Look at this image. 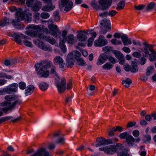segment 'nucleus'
I'll return each instance as SVG.
<instances>
[{
    "label": "nucleus",
    "instance_id": "obj_1",
    "mask_svg": "<svg viewBox=\"0 0 156 156\" xmlns=\"http://www.w3.org/2000/svg\"><path fill=\"white\" fill-rule=\"evenodd\" d=\"M26 29L32 30L26 31L25 32V34L34 37H38L40 38H43L52 44H53L55 43V40L52 37L48 35H45L43 34H41L40 33L42 30L45 34H47L48 33V29L45 26L42 25L31 24L28 25L26 28Z\"/></svg>",
    "mask_w": 156,
    "mask_h": 156
},
{
    "label": "nucleus",
    "instance_id": "obj_2",
    "mask_svg": "<svg viewBox=\"0 0 156 156\" xmlns=\"http://www.w3.org/2000/svg\"><path fill=\"white\" fill-rule=\"evenodd\" d=\"M143 44L144 47L141 49L144 53L143 55L145 57L149 55V59L150 61H153L156 59V52L153 49V45L149 44L146 42H144Z\"/></svg>",
    "mask_w": 156,
    "mask_h": 156
},
{
    "label": "nucleus",
    "instance_id": "obj_3",
    "mask_svg": "<svg viewBox=\"0 0 156 156\" xmlns=\"http://www.w3.org/2000/svg\"><path fill=\"white\" fill-rule=\"evenodd\" d=\"M48 22L49 24L48 27L50 30L51 34L55 37L60 38L61 33L58 29L57 26L53 24V21L52 20H49Z\"/></svg>",
    "mask_w": 156,
    "mask_h": 156
},
{
    "label": "nucleus",
    "instance_id": "obj_4",
    "mask_svg": "<svg viewBox=\"0 0 156 156\" xmlns=\"http://www.w3.org/2000/svg\"><path fill=\"white\" fill-rule=\"evenodd\" d=\"M93 30L91 29L90 30H87L86 31H80L79 32L77 35V38L79 41H84L87 39V37L86 36V34L88 35L91 34L92 37H95L96 35V33L95 32L92 33Z\"/></svg>",
    "mask_w": 156,
    "mask_h": 156
},
{
    "label": "nucleus",
    "instance_id": "obj_5",
    "mask_svg": "<svg viewBox=\"0 0 156 156\" xmlns=\"http://www.w3.org/2000/svg\"><path fill=\"white\" fill-rule=\"evenodd\" d=\"M59 78L58 80H55V83L59 92L61 93L64 92L66 89V81L64 77L60 79L59 76Z\"/></svg>",
    "mask_w": 156,
    "mask_h": 156
},
{
    "label": "nucleus",
    "instance_id": "obj_6",
    "mask_svg": "<svg viewBox=\"0 0 156 156\" xmlns=\"http://www.w3.org/2000/svg\"><path fill=\"white\" fill-rule=\"evenodd\" d=\"M15 19L17 20H25L27 23H30L31 21V16H30L28 15H25L21 10L17 11L16 12L15 16Z\"/></svg>",
    "mask_w": 156,
    "mask_h": 156
},
{
    "label": "nucleus",
    "instance_id": "obj_7",
    "mask_svg": "<svg viewBox=\"0 0 156 156\" xmlns=\"http://www.w3.org/2000/svg\"><path fill=\"white\" fill-rule=\"evenodd\" d=\"M53 138H57L55 143L60 145H62L65 143V139L64 137L62 136V134L60 131L58 130L53 133L52 134Z\"/></svg>",
    "mask_w": 156,
    "mask_h": 156
},
{
    "label": "nucleus",
    "instance_id": "obj_8",
    "mask_svg": "<svg viewBox=\"0 0 156 156\" xmlns=\"http://www.w3.org/2000/svg\"><path fill=\"white\" fill-rule=\"evenodd\" d=\"M113 37L114 38H119L121 37L123 43L125 46L131 44H132L130 39H129L126 34H123L121 36L120 33H116L114 34Z\"/></svg>",
    "mask_w": 156,
    "mask_h": 156
},
{
    "label": "nucleus",
    "instance_id": "obj_9",
    "mask_svg": "<svg viewBox=\"0 0 156 156\" xmlns=\"http://www.w3.org/2000/svg\"><path fill=\"white\" fill-rule=\"evenodd\" d=\"M73 5V3L69 0H61L59 7L60 8L64 7V10L67 12L72 9Z\"/></svg>",
    "mask_w": 156,
    "mask_h": 156
},
{
    "label": "nucleus",
    "instance_id": "obj_10",
    "mask_svg": "<svg viewBox=\"0 0 156 156\" xmlns=\"http://www.w3.org/2000/svg\"><path fill=\"white\" fill-rule=\"evenodd\" d=\"M18 85L16 83L12 84L3 88L4 93L10 94L13 92H16L18 88Z\"/></svg>",
    "mask_w": 156,
    "mask_h": 156
},
{
    "label": "nucleus",
    "instance_id": "obj_11",
    "mask_svg": "<svg viewBox=\"0 0 156 156\" xmlns=\"http://www.w3.org/2000/svg\"><path fill=\"white\" fill-rule=\"evenodd\" d=\"M96 141L98 142L95 145V146L97 147L108 144H112L114 142L112 139H106L101 137L97 138Z\"/></svg>",
    "mask_w": 156,
    "mask_h": 156
},
{
    "label": "nucleus",
    "instance_id": "obj_12",
    "mask_svg": "<svg viewBox=\"0 0 156 156\" xmlns=\"http://www.w3.org/2000/svg\"><path fill=\"white\" fill-rule=\"evenodd\" d=\"M112 2V0H99L100 9L103 10L108 9L111 5Z\"/></svg>",
    "mask_w": 156,
    "mask_h": 156
},
{
    "label": "nucleus",
    "instance_id": "obj_13",
    "mask_svg": "<svg viewBox=\"0 0 156 156\" xmlns=\"http://www.w3.org/2000/svg\"><path fill=\"white\" fill-rule=\"evenodd\" d=\"M37 74L40 76V77L46 78L49 75L50 71L46 69L44 66H41L37 72Z\"/></svg>",
    "mask_w": 156,
    "mask_h": 156
},
{
    "label": "nucleus",
    "instance_id": "obj_14",
    "mask_svg": "<svg viewBox=\"0 0 156 156\" xmlns=\"http://www.w3.org/2000/svg\"><path fill=\"white\" fill-rule=\"evenodd\" d=\"M104 38L103 35H100L98 39L95 41L94 45L96 46H103L106 45L108 42Z\"/></svg>",
    "mask_w": 156,
    "mask_h": 156
},
{
    "label": "nucleus",
    "instance_id": "obj_15",
    "mask_svg": "<svg viewBox=\"0 0 156 156\" xmlns=\"http://www.w3.org/2000/svg\"><path fill=\"white\" fill-rule=\"evenodd\" d=\"M31 156H52L49 152L44 148L38 149L37 151L32 154Z\"/></svg>",
    "mask_w": 156,
    "mask_h": 156
},
{
    "label": "nucleus",
    "instance_id": "obj_16",
    "mask_svg": "<svg viewBox=\"0 0 156 156\" xmlns=\"http://www.w3.org/2000/svg\"><path fill=\"white\" fill-rule=\"evenodd\" d=\"M13 35L14 37V41L19 44H21L22 42V41L20 39L21 38L26 39H28V37L22 34L13 33Z\"/></svg>",
    "mask_w": 156,
    "mask_h": 156
},
{
    "label": "nucleus",
    "instance_id": "obj_17",
    "mask_svg": "<svg viewBox=\"0 0 156 156\" xmlns=\"http://www.w3.org/2000/svg\"><path fill=\"white\" fill-rule=\"evenodd\" d=\"M74 62L73 54L72 53H69L67 57L66 66L69 68H71L74 65Z\"/></svg>",
    "mask_w": 156,
    "mask_h": 156
},
{
    "label": "nucleus",
    "instance_id": "obj_18",
    "mask_svg": "<svg viewBox=\"0 0 156 156\" xmlns=\"http://www.w3.org/2000/svg\"><path fill=\"white\" fill-rule=\"evenodd\" d=\"M54 62L55 65H59L60 68H63L65 64L64 63V60L60 56H57L55 57L54 59Z\"/></svg>",
    "mask_w": 156,
    "mask_h": 156
},
{
    "label": "nucleus",
    "instance_id": "obj_19",
    "mask_svg": "<svg viewBox=\"0 0 156 156\" xmlns=\"http://www.w3.org/2000/svg\"><path fill=\"white\" fill-rule=\"evenodd\" d=\"M21 102L20 100H16L13 102L10 106L8 108H4L2 110L5 113H6L9 110L12 111L17 105H20Z\"/></svg>",
    "mask_w": 156,
    "mask_h": 156
},
{
    "label": "nucleus",
    "instance_id": "obj_20",
    "mask_svg": "<svg viewBox=\"0 0 156 156\" xmlns=\"http://www.w3.org/2000/svg\"><path fill=\"white\" fill-rule=\"evenodd\" d=\"M44 2L47 5L43 6L42 7V10L43 11H50L53 10L55 7V6L52 4L51 0L49 2L47 1Z\"/></svg>",
    "mask_w": 156,
    "mask_h": 156
},
{
    "label": "nucleus",
    "instance_id": "obj_21",
    "mask_svg": "<svg viewBox=\"0 0 156 156\" xmlns=\"http://www.w3.org/2000/svg\"><path fill=\"white\" fill-rule=\"evenodd\" d=\"M108 59V56L105 54H101L99 57L97 62V64L98 66L101 65L105 62Z\"/></svg>",
    "mask_w": 156,
    "mask_h": 156
},
{
    "label": "nucleus",
    "instance_id": "obj_22",
    "mask_svg": "<svg viewBox=\"0 0 156 156\" xmlns=\"http://www.w3.org/2000/svg\"><path fill=\"white\" fill-rule=\"evenodd\" d=\"M16 20L13 19L12 20V25L16 29H22L24 27L23 24L20 22V20L18 21L16 19Z\"/></svg>",
    "mask_w": 156,
    "mask_h": 156
},
{
    "label": "nucleus",
    "instance_id": "obj_23",
    "mask_svg": "<svg viewBox=\"0 0 156 156\" xmlns=\"http://www.w3.org/2000/svg\"><path fill=\"white\" fill-rule=\"evenodd\" d=\"M21 117L20 116L17 118L12 119V117L11 116H7L2 118V121L3 122L7 121L9 120H11V121L12 122H15L20 121L21 119Z\"/></svg>",
    "mask_w": 156,
    "mask_h": 156
},
{
    "label": "nucleus",
    "instance_id": "obj_24",
    "mask_svg": "<svg viewBox=\"0 0 156 156\" xmlns=\"http://www.w3.org/2000/svg\"><path fill=\"white\" fill-rule=\"evenodd\" d=\"M65 40L67 41L68 43L71 44H73L76 41L74 36L73 34L68 35L66 36Z\"/></svg>",
    "mask_w": 156,
    "mask_h": 156
},
{
    "label": "nucleus",
    "instance_id": "obj_25",
    "mask_svg": "<svg viewBox=\"0 0 156 156\" xmlns=\"http://www.w3.org/2000/svg\"><path fill=\"white\" fill-rule=\"evenodd\" d=\"M59 41L60 47L61 49L62 52L65 53L66 51V46L65 44L66 41L64 39H62L61 38H60Z\"/></svg>",
    "mask_w": 156,
    "mask_h": 156
},
{
    "label": "nucleus",
    "instance_id": "obj_26",
    "mask_svg": "<svg viewBox=\"0 0 156 156\" xmlns=\"http://www.w3.org/2000/svg\"><path fill=\"white\" fill-rule=\"evenodd\" d=\"M110 25L109 20L106 19H103L100 23V26H103L107 28H108V29H109L110 30L111 29V27L110 26Z\"/></svg>",
    "mask_w": 156,
    "mask_h": 156
},
{
    "label": "nucleus",
    "instance_id": "obj_27",
    "mask_svg": "<svg viewBox=\"0 0 156 156\" xmlns=\"http://www.w3.org/2000/svg\"><path fill=\"white\" fill-rule=\"evenodd\" d=\"M56 68L53 66L51 67L50 70V74L54 77L55 80H58L59 79V77L60 76L56 72Z\"/></svg>",
    "mask_w": 156,
    "mask_h": 156
},
{
    "label": "nucleus",
    "instance_id": "obj_28",
    "mask_svg": "<svg viewBox=\"0 0 156 156\" xmlns=\"http://www.w3.org/2000/svg\"><path fill=\"white\" fill-rule=\"evenodd\" d=\"M114 145H111L107 147L106 150L105 151V153L108 154H112L115 152V149L113 147Z\"/></svg>",
    "mask_w": 156,
    "mask_h": 156
},
{
    "label": "nucleus",
    "instance_id": "obj_29",
    "mask_svg": "<svg viewBox=\"0 0 156 156\" xmlns=\"http://www.w3.org/2000/svg\"><path fill=\"white\" fill-rule=\"evenodd\" d=\"M126 141L129 146H133L135 139L131 135H129L126 138Z\"/></svg>",
    "mask_w": 156,
    "mask_h": 156
},
{
    "label": "nucleus",
    "instance_id": "obj_30",
    "mask_svg": "<svg viewBox=\"0 0 156 156\" xmlns=\"http://www.w3.org/2000/svg\"><path fill=\"white\" fill-rule=\"evenodd\" d=\"M138 66L136 62H132L130 66V71L133 73H135L138 71Z\"/></svg>",
    "mask_w": 156,
    "mask_h": 156
},
{
    "label": "nucleus",
    "instance_id": "obj_31",
    "mask_svg": "<svg viewBox=\"0 0 156 156\" xmlns=\"http://www.w3.org/2000/svg\"><path fill=\"white\" fill-rule=\"evenodd\" d=\"M34 87L33 85H29L25 90V94L26 96L31 94L34 91Z\"/></svg>",
    "mask_w": 156,
    "mask_h": 156
},
{
    "label": "nucleus",
    "instance_id": "obj_32",
    "mask_svg": "<svg viewBox=\"0 0 156 156\" xmlns=\"http://www.w3.org/2000/svg\"><path fill=\"white\" fill-rule=\"evenodd\" d=\"M48 86V84L44 82H41L39 84V88L41 90L43 91L46 90Z\"/></svg>",
    "mask_w": 156,
    "mask_h": 156
},
{
    "label": "nucleus",
    "instance_id": "obj_33",
    "mask_svg": "<svg viewBox=\"0 0 156 156\" xmlns=\"http://www.w3.org/2000/svg\"><path fill=\"white\" fill-rule=\"evenodd\" d=\"M42 6V3L40 2H34V5L32 7V9L34 11H38Z\"/></svg>",
    "mask_w": 156,
    "mask_h": 156
},
{
    "label": "nucleus",
    "instance_id": "obj_34",
    "mask_svg": "<svg viewBox=\"0 0 156 156\" xmlns=\"http://www.w3.org/2000/svg\"><path fill=\"white\" fill-rule=\"evenodd\" d=\"M18 97L15 95H8L5 96L4 97L5 99L7 101H12L16 100Z\"/></svg>",
    "mask_w": 156,
    "mask_h": 156
},
{
    "label": "nucleus",
    "instance_id": "obj_35",
    "mask_svg": "<svg viewBox=\"0 0 156 156\" xmlns=\"http://www.w3.org/2000/svg\"><path fill=\"white\" fill-rule=\"evenodd\" d=\"M132 81L129 78H127L122 81V84L126 88L129 87L130 85L132 83Z\"/></svg>",
    "mask_w": 156,
    "mask_h": 156
},
{
    "label": "nucleus",
    "instance_id": "obj_36",
    "mask_svg": "<svg viewBox=\"0 0 156 156\" xmlns=\"http://www.w3.org/2000/svg\"><path fill=\"white\" fill-rule=\"evenodd\" d=\"M154 67L153 66H150L148 67L146 71V74L147 76H149L152 74L154 71Z\"/></svg>",
    "mask_w": 156,
    "mask_h": 156
},
{
    "label": "nucleus",
    "instance_id": "obj_37",
    "mask_svg": "<svg viewBox=\"0 0 156 156\" xmlns=\"http://www.w3.org/2000/svg\"><path fill=\"white\" fill-rule=\"evenodd\" d=\"M125 3L124 0L120 1L117 5L116 9L119 11L123 9L125 6Z\"/></svg>",
    "mask_w": 156,
    "mask_h": 156
},
{
    "label": "nucleus",
    "instance_id": "obj_38",
    "mask_svg": "<svg viewBox=\"0 0 156 156\" xmlns=\"http://www.w3.org/2000/svg\"><path fill=\"white\" fill-rule=\"evenodd\" d=\"M113 53L115 55V57L118 59H119L123 57V54L119 51L116 50L112 51Z\"/></svg>",
    "mask_w": 156,
    "mask_h": 156
},
{
    "label": "nucleus",
    "instance_id": "obj_39",
    "mask_svg": "<svg viewBox=\"0 0 156 156\" xmlns=\"http://www.w3.org/2000/svg\"><path fill=\"white\" fill-rule=\"evenodd\" d=\"M113 67V65L109 62H107L102 66V68L104 69L109 70L112 69Z\"/></svg>",
    "mask_w": 156,
    "mask_h": 156
},
{
    "label": "nucleus",
    "instance_id": "obj_40",
    "mask_svg": "<svg viewBox=\"0 0 156 156\" xmlns=\"http://www.w3.org/2000/svg\"><path fill=\"white\" fill-rule=\"evenodd\" d=\"M123 147L122 144L119 143L116 145H114L113 147L115 149V152H118L122 150Z\"/></svg>",
    "mask_w": 156,
    "mask_h": 156
},
{
    "label": "nucleus",
    "instance_id": "obj_41",
    "mask_svg": "<svg viewBox=\"0 0 156 156\" xmlns=\"http://www.w3.org/2000/svg\"><path fill=\"white\" fill-rule=\"evenodd\" d=\"M52 65V64L51 61L45 60L43 64H42L41 66H44L47 69L50 68Z\"/></svg>",
    "mask_w": 156,
    "mask_h": 156
},
{
    "label": "nucleus",
    "instance_id": "obj_42",
    "mask_svg": "<svg viewBox=\"0 0 156 156\" xmlns=\"http://www.w3.org/2000/svg\"><path fill=\"white\" fill-rule=\"evenodd\" d=\"M40 48L42 50L45 51H52V48L48 47L43 43H42V45L40 46Z\"/></svg>",
    "mask_w": 156,
    "mask_h": 156
},
{
    "label": "nucleus",
    "instance_id": "obj_43",
    "mask_svg": "<svg viewBox=\"0 0 156 156\" xmlns=\"http://www.w3.org/2000/svg\"><path fill=\"white\" fill-rule=\"evenodd\" d=\"M112 48L111 47L106 46L104 47L102 49L104 52L108 54L111 51H112L113 50H112Z\"/></svg>",
    "mask_w": 156,
    "mask_h": 156
},
{
    "label": "nucleus",
    "instance_id": "obj_44",
    "mask_svg": "<svg viewBox=\"0 0 156 156\" xmlns=\"http://www.w3.org/2000/svg\"><path fill=\"white\" fill-rule=\"evenodd\" d=\"M77 61V64L81 66H85L87 65V64L84 60L81 58L76 60Z\"/></svg>",
    "mask_w": 156,
    "mask_h": 156
},
{
    "label": "nucleus",
    "instance_id": "obj_45",
    "mask_svg": "<svg viewBox=\"0 0 156 156\" xmlns=\"http://www.w3.org/2000/svg\"><path fill=\"white\" fill-rule=\"evenodd\" d=\"M155 5V3L154 2L150 3L146 8V10L148 11L153 9Z\"/></svg>",
    "mask_w": 156,
    "mask_h": 156
},
{
    "label": "nucleus",
    "instance_id": "obj_46",
    "mask_svg": "<svg viewBox=\"0 0 156 156\" xmlns=\"http://www.w3.org/2000/svg\"><path fill=\"white\" fill-rule=\"evenodd\" d=\"M151 139V136L148 135H147L144 137L143 142L145 144L149 143Z\"/></svg>",
    "mask_w": 156,
    "mask_h": 156
},
{
    "label": "nucleus",
    "instance_id": "obj_47",
    "mask_svg": "<svg viewBox=\"0 0 156 156\" xmlns=\"http://www.w3.org/2000/svg\"><path fill=\"white\" fill-rule=\"evenodd\" d=\"M35 0H26V4L28 7H31L32 8L34 5V1Z\"/></svg>",
    "mask_w": 156,
    "mask_h": 156
},
{
    "label": "nucleus",
    "instance_id": "obj_48",
    "mask_svg": "<svg viewBox=\"0 0 156 156\" xmlns=\"http://www.w3.org/2000/svg\"><path fill=\"white\" fill-rule=\"evenodd\" d=\"M111 42L113 44L117 45L119 44H121L122 43L120 41L118 40L115 38H114L111 40Z\"/></svg>",
    "mask_w": 156,
    "mask_h": 156
},
{
    "label": "nucleus",
    "instance_id": "obj_49",
    "mask_svg": "<svg viewBox=\"0 0 156 156\" xmlns=\"http://www.w3.org/2000/svg\"><path fill=\"white\" fill-rule=\"evenodd\" d=\"M108 59L112 65L115 64L117 62L116 59L111 56H108Z\"/></svg>",
    "mask_w": 156,
    "mask_h": 156
},
{
    "label": "nucleus",
    "instance_id": "obj_50",
    "mask_svg": "<svg viewBox=\"0 0 156 156\" xmlns=\"http://www.w3.org/2000/svg\"><path fill=\"white\" fill-rule=\"evenodd\" d=\"M54 15L55 17V21L58 22L60 20V17L59 16V12L58 11H56L54 13Z\"/></svg>",
    "mask_w": 156,
    "mask_h": 156
},
{
    "label": "nucleus",
    "instance_id": "obj_51",
    "mask_svg": "<svg viewBox=\"0 0 156 156\" xmlns=\"http://www.w3.org/2000/svg\"><path fill=\"white\" fill-rule=\"evenodd\" d=\"M24 39V40L23 41V42L24 44L27 46L32 47V43L30 42L27 40L29 39V37H28V39Z\"/></svg>",
    "mask_w": 156,
    "mask_h": 156
},
{
    "label": "nucleus",
    "instance_id": "obj_52",
    "mask_svg": "<svg viewBox=\"0 0 156 156\" xmlns=\"http://www.w3.org/2000/svg\"><path fill=\"white\" fill-rule=\"evenodd\" d=\"M100 27L101 28V30L100 31V34H105L107 32V29L108 28H107L103 26H100Z\"/></svg>",
    "mask_w": 156,
    "mask_h": 156
},
{
    "label": "nucleus",
    "instance_id": "obj_53",
    "mask_svg": "<svg viewBox=\"0 0 156 156\" xmlns=\"http://www.w3.org/2000/svg\"><path fill=\"white\" fill-rule=\"evenodd\" d=\"M132 55L134 57L140 58L141 56L142 55L140 51L139 50V51H136L133 52Z\"/></svg>",
    "mask_w": 156,
    "mask_h": 156
},
{
    "label": "nucleus",
    "instance_id": "obj_54",
    "mask_svg": "<svg viewBox=\"0 0 156 156\" xmlns=\"http://www.w3.org/2000/svg\"><path fill=\"white\" fill-rule=\"evenodd\" d=\"M40 16L42 19H48L50 15L47 12H43L41 13Z\"/></svg>",
    "mask_w": 156,
    "mask_h": 156
},
{
    "label": "nucleus",
    "instance_id": "obj_55",
    "mask_svg": "<svg viewBox=\"0 0 156 156\" xmlns=\"http://www.w3.org/2000/svg\"><path fill=\"white\" fill-rule=\"evenodd\" d=\"M129 135V134L128 133L125 132L120 134L119 135V137L122 139H126Z\"/></svg>",
    "mask_w": 156,
    "mask_h": 156
},
{
    "label": "nucleus",
    "instance_id": "obj_56",
    "mask_svg": "<svg viewBox=\"0 0 156 156\" xmlns=\"http://www.w3.org/2000/svg\"><path fill=\"white\" fill-rule=\"evenodd\" d=\"M147 57H145L143 56L140 59L139 62L140 64L142 65H144L146 62L147 59L145 58Z\"/></svg>",
    "mask_w": 156,
    "mask_h": 156
},
{
    "label": "nucleus",
    "instance_id": "obj_57",
    "mask_svg": "<svg viewBox=\"0 0 156 156\" xmlns=\"http://www.w3.org/2000/svg\"><path fill=\"white\" fill-rule=\"evenodd\" d=\"M145 7V5H140L137 6L135 5L134 8L136 10H142Z\"/></svg>",
    "mask_w": 156,
    "mask_h": 156
},
{
    "label": "nucleus",
    "instance_id": "obj_58",
    "mask_svg": "<svg viewBox=\"0 0 156 156\" xmlns=\"http://www.w3.org/2000/svg\"><path fill=\"white\" fill-rule=\"evenodd\" d=\"M108 12V15L111 17L114 16L118 13L117 12L114 10L109 11Z\"/></svg>",
    "mask_w": 156,
    "mask_h": 156
},
{
    "label": "nucleus",
    "instance_id": "obj_59",
    "mask_svg": "<svg viewBox=\"0 0 156 156\" xmlns=\"http://www.w3.org/2000/svg\"><path fill=\"white\" fill-rule=\"evenodd\" d=\"M98 16L102 18H104L107 17L108 15V12L106 11L100 13L98 15Z\"/></svg>",
    "mask_w": 156,
    "mask_h": 156
},
{
    "label": "nucleus",
    "instance_id": "obj_60",
    "mask_svg": "<svg viewBox=\"0 0 156 156\" xmlns=\"http://www.w3.org/2000/svg\"><path fill=\"white\" fill-rule=\"evenodd\" d=\"M19 85L20 88L22 90L24 89L26 87L25 83L23 82H20Z\"/></svg>",
    "mask_w": 156,
    "mask_h": 156
},
{
    "label": "nucleus",
    "instance_id": "obj_61",
    "mask_svg": "<svg viewBox=\"0 0 156 156\" xmlns=\"http://www.w3.org/2000/svg\"><path fill=\"white\" fill-rule=\"evenodd\" d=\"M94 37H91L88 39V43L87 44V45L88 46H90L92 45L94 41Z\"/></svg>",
    "mask_w": 156,
    "mask_h": 156
},
{
    "label": "nucleus",
    "instance_id": "obj_62",
    "mask_svg": "<svg viewBox=\"0 0 156 156\" xmlns=\"http://www.w3.org/2000/svg\"><path fill=\"white\" fill-rule=\"evenodd\" d=\"M136 124V122H129L127 125V127H131L135 126Z\"/></svg>",
    "mask_w": 156,
    "mask_h": 156
},
{
    "label": "nucleus",
    "instance_id": "obj_63",
    "mask_svg": "<svg viewBox=\"0 0 156 156\" xmlns=\"http://www.w3.org/2000/svg\"><path fill=\"white\" fill-rule=\"evenodd\" d=\"M75 55V58L76 60L81 58L80 57L81 56V54L80 52L78 51H76Z\"/></svg>",
    "mask_w": 156,
    "mask_h": 156
},
{
    "label": "nucleus",
    "instance_id": "obj_64",
    "mask_svg": "<svg viewBox=\"0 0 156 156\" xmlns=\"http://www.w3.org/2000/svg\"><path fill=\"white\" fill-rule=\"evenodd\" d=\"M117 155L118 156H128V154L127 152H119L118 153Z\"/></svg>",
    "mask_w": 156,
    "mask_h": 156
}]
</instances>
